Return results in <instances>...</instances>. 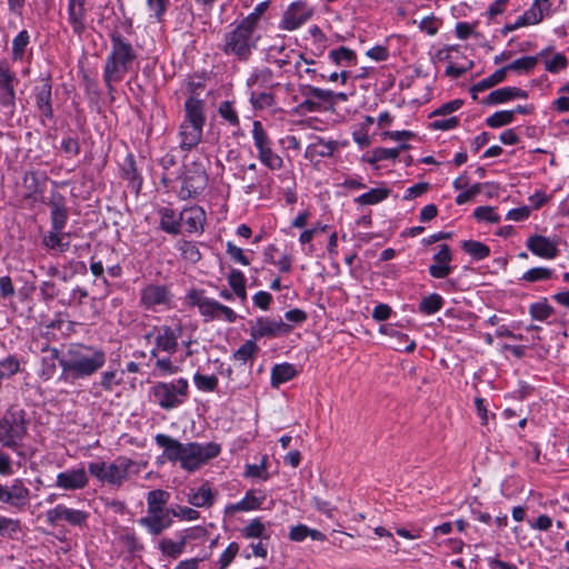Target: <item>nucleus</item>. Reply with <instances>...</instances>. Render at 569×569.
I'll return each instance as SVG.
<instances>
[{"label": "nucleus", "instance_id": "f257e3e1", "mask_svg": "<svg viewBox=\"0 0 569 569\" xmlns=\"http://www.w3.org/2000/svg\"><path fill=\"white\" fill-rule=\"evenodd\" d=\"M156 443L163 449L162 456L170 462H179L180 467L189 472H193L216 458L220 451V445L216 442H180L179 440L158 433L154 437Z\"/></svg>", "mask_w": 569, "mask_h": 569}, {"label": "nucleus", "instance_id": "f03ea898", "mask_svg": "<svg viewBox=\"0 0 569 569\" xmlns=\"http://www.w3.org/2000/svg\"><path fill=\"white\" fill-rule=\"evenodd\" d=\"M51 355L53 359L59 360L62 369L61 379L66 381L89 378L106 363V352L87 345H71L62 358H59V351L56 348L51 349Z\"/></svg>", "mask_w": 569, "mask_h": 569}, {"label": "nucleus", "instance_id": "7ed1b4c3", "mask_svg": "<svg viewBox=\"0 0 569 569\" xmlns=\"http://www.w3.org/2000/svg\"><path fill=\"white\" fill-rule=\"evenodd\" d=\"M111 49L103 66V81L108 92L114 91V86L121 82L132 69L138 58V52L132 43L120 32L110 34Z\"/></svg>", "mask_w": 569, "mask_h": 569}, {"label": "nucleus", "instance_id": "20e7f679", "mask_svg": "<svg viewBox=\"0 0 569 569\" xmlns=\"http://www.w3.org/2000/svg\"><path fill=\"white\" fill-rule=\"evenodd\" d=\"M27 412L16 406L10 407L0 418V443L24 458L23 441L28 436Z\"/></svg>", "mask_w": 569, "mask_h": 569}, {"label": "nucleus", "instance_id": "39448f33", "mask_svg": "<svg viewBox=\"0 0 569 569\" xmlns=\"http://www.w3.org/2000/svg\"><path fill=\"white\" fill-rule=\"evenodd\" d=\"M91 476L103 483L121 487L130 476L139 475L142 466L127 457H118L113 462L91 461L88 465Z\"/></svg>", "mask_w": 569, "mask_h": 569}, {"label": "nucleus", "instance_id": "423d86ee", "mask_svg": "<svg viewBox=\"0 0 569 569\" xmlns=\"http://www.w3.org/2000/svg\"><path fill=\"white\" fill-rule=\"evenodd\" d=\"M260 36L243 22L231 24L230 31L223 36L221 50L228 56H234L240 61H247L257 48Z\"/></svg>", "mask_w": 569, "mask_h": 569}, {"label": "nucleus", "instance_id": "0eeeda50", "mask_svg": "<svg viewBox=\"0 0 569 569\" xmlns=\"http://www.w3.org/2000/svg\"><path fill=\"white\" fill-rule=\"evenodd\" d=\"M187 379L179 378L174 382H157L151 388L154 402L164 410H171L182 405L188 396Z\"/></svg>", "mask_w": 569, "mask_h": 569}, {"label": "nucleus", "instance_id": "6e6552de", "mask_svg": "<svg viewBox=\"0 0 569 569\" xmlns=\"http://www.w3.org/2000/svg\"><path fill=\"white\" fill-rule=\"evenodd\" d=\"M188 300L191 306L198 307L199 312L207 321L223 318L228 322H234L237 319V315L231 308L204 297L202 291H190Z\"/></svg>", "mask_w": 569, "mask_h": 569}, {"label": "nucleus", "instance_id": "1a4fd4ad", "mask_svg": "<svg viewBox=\"0 0 569 569\" xmlns=\"http://www.w3.org/2000/svg\"><path fill=\"white\" fill-rule=\"evenodd\" d=\"M252 138L261 163L270 170H280L283 167V160L278 153L273 152L271 140L260 121L256 120L252 123Z\"/></svg>", "mask_w": 569, "mask_h": 569}, {"label": "nucleus", "instance_id": "9d476101", "mask_svg": "<svg viewBox=\"0 0 569 569\" xmlns=\"http://www.w3.org/2000/svg\"><path fill=\"white\" fill-rule=\"evenodd\" d=\"M169 287L159 283H149L142 288L140 303L147 310H157V307L169 308L172 301Z\"/></svg>", "mask_w": 569, "mask_h": 569}, {"label": "nucleus", "instance_id": "9b49d317", "mask_svg": "<svg viewBox=\"0 0 569 569\" xmlns=\"http://www.w3.org/2000/svg\"><path fill=\"white\" fill-rule=\"evenodd\" d=\"M292 331V326L283 322L281 319H271L261 317L250 328V336L253 340L263 337L286 336Z\"/></svg>", "mask_w": 569, "mask_h": 569}, {"label": "nucleus", "instance_id": "f8f14e48", "mask_svg": "<svg viewBox=\"0 0 569 569\" xmlns=\"http://www.w3.org/2000/svg\"><path fill=\"white\" fill-rule=\"evenodd\" d=\"M89 515L79 509H72L64 505H57L54 508L47 510L46 519L50 525H58L64 521L73 527H82L87 523Z\"/></svg>", "mask_w": 569, "mask_h": 569}, {"label": "nucleus", "instance_id": "ddd939ff", "mask_svg": "<svg viewBox=\"0 0 569 569\" xmlns=\"http://www.w3.org/2000/svg\"><path fill=\"white\" fill-rule=\"evenodd\" d=\"M182 333V327L177 325L174 328L170 326H161L156 329V347L151 350V357H157L158 351H166L170 355L178 350V339Z\"/></svg>", "mask_w": 569, "mask_h": 569}, {"label": "nucleus", "instance_id": "4468645a", "mask_svg": "<svg viewBox=\"0 0 569 569\" xmlns=\"http://www.w3.org/2000/svg\"><path fill=\"white\" fill-rule=\"evenodd\" d=\"M16 74L10 70L7 61H0V104L12 112L16 108Z\"/></svg>", "mask_w": 569, "mask_h": 569}, {"label": "nucleus", "instance_id": "2eb2a0df", "mask_svg": "<svg viewBox=\"0 0 569 569\" xmlns=\"http://www.w3.org/2000/svg\"><path fill=\"white\" fill-rule=\"evenodd\" d=\"M208 177L203 170H188L181 181L178 196L182 200L197 197L207 186Z\"/></svg>", "mask_w": 569, "mask_h": 569}, {"label": "nucleus", "instance_id": "dca6fc26", "mask_svg": "<svg viewBox=\"0 0 569 569\" xmlns=\"http://www.w3.org/2000/svg\"><path fill=\"white\" fill-rule=\"evenodd\" d=\"M312 11L301 2L292 3L283 13L280 28L293 31L311 18Z\"/></svg>", "mask_w": 569, "mask_h": 569}, {"label": "nucleus", "instance_id": "f3484780", "mask_svg": "<svg viewBox=\"0 0 569 569\" xmlns=\"http://www.w3.org/2000/svg\"><path fill=\"white\" fill-rule=\"evenodd\" d=\"M526 246L535 256L547 260L555 259L559 253L557 238L533 234L527 239Z\"/></svg>", "mask_w": 569, "mask_h": 569}, {"label": "nucleus", "instance_id": "a211bd4d", "mask_svg": "<svg viewBox=\"0 0 569 569\" xmlns=\"http://www.w3.org/2000/svg\"><path fill=\"white\" fill-rule=\"evenodd\" d=\"M89 478L83 467L59 472L56 478V487L74 491L88 486Z\"/></svg>", "mask_w": 569, "mask_h": 569}, {"label": "nucleus", "instance_id": "6ab92c4d", "mask_svg": "<svg viewBox=\"0 0 569 569\" xmlns=\"http://www.w3.org/2000/svg\"><path fill=\"white\" fill-rule=\"evenodd\" d=\"M432 263L429 266V274L435 279H443L452 272V252L448 244H440L439 250L432 257Z\"/></svg>", "mask_w": 569, "mask_h": 569}, {"label": "nucleus", "instance_id": "aec40b11", "mask_svg": "<svg viewBox=\"0 0 569 569\" xmlns=\"http://www.w3.org/2000/svg\"><path fill=\"white\" fill-rule=\"evenodd\" d=\"M30 491L22 480L16 479L11 486H7L2 503L19 510L23 509L29 502Z\"/></svg>", "mask_w": 569, "mask_h": 569}, {"label": "nucleus", "instance_id": "412c9836", "mask_svg": "<svg viewBox=\"0 0 569 569\" xmlns=\"http://www.w3.org/2000/svg\"><path fill=\"white\" fill-rule=\"evenodd\" d=\"M264 500V493L256 490H248L240 501L226 506L224 516L231 517L236 512H247L251 510H257L261 507Z\"/></svg>", "mask_w": 569, "mask_h": 569}, {"label": "nucleus", "instance_id": "4be33fe9", "mask_svg": "<svg viewBox=\"0 0 569 569\" xmlns=\"http://www.w3.org/2000/svg\"><path fill=\"white\" fill-rule=\"evenodd\" d=\"M36 104L42 116L51 119L53 117L52 109V86L49 78L41 79L40 83L34 88Z\"/></svg>", "mask_w": 569, "mask_h": 569}, {"label": "nucleus", "instance_id": "5701e85b", "mask_svg": "<svg viewBox=\"0 0 569 569\" xmlns=\"http://www.w3.org/2000/svg\"><path fill=\"white\" fill-rule=\"evenodd\" d=\"M180 220L187 232H198L203 229L206 213L200 207H190L180 212Z\"/></svg>", "mask_w": 569, "mask_h": 569}, {"label": "nucleus", "instance_id": "b1692460", "mask_svg": "<svg viewBox=\"0 0 569 569\" xmlns=\"http://www.w3.org/2000/svg\"><path fill=\"white\" fill-rule=\"evenodd\" d=\"M203 127L181 122L179 128L180 148L183 150H191L197 147L202 139Z\"/></svg>", "mask_w": 569, "mask_h": 569}, {"label": "nucleus", "instance_id": "393cba45", "mask_svg": "<svg viewBox=\"0 0 569 569\" xmlns=\"http://www.w3.org/2000/svg\"><path fill=\"white\" fill-rule=\"evenodd\" d=\"M170 513V510H167V512L148 513L147 517L139 520V523L146 527L151 535L158 536L170 527L172 522Z\"/></svg>", "mask_w": 569, "mask_h": 569}, {"label": "nucleus", "instance_id": "a878e982", "mask_svg": "<svg viewBox=\"0 0 569 569\" xmlns=\"http://www.w3.org/2000/svg\"><path fill=\"white\" fill-rule=\"evenodd\" d=\"M183 122L204 127L206 113L203 100H196L193 98L186 100Z\"/></svg>", "mask_w": 569, "mask_h": 569}, {"label": "nucleus", "instance_id": "bb28decb", "mask_svg": "<svg viewBox=\"0 0 569 569\" xmlns=\"http://www.w3.org/2000/svg\"><path fill=\"white\" fill-rule=\"evenodd\" d=\"M516 98L527 99V91L517 87H503L489 93L483 103L498 104Z\"/></svg>", "mask_w": 569, "mask_h": 569}, {"label": "nucleus", "instance_id": "cd10ccee", "mask_svg": "<svg viewBox=\"0 0 569 569\" xmlns=\"http://www.w3.org/2000/svg\"><path fill=\"white\" fill-rule=\"evenodd\" d=\"M160 228L170 234H179L181 232L180 213H176L171 208H160Z\"/></svg>", "mask_w": 569, "mask_h": 569}, {"label": "nucleus", "instance_id": "c85d7f7f", "mask_svg": "<svg viewBox=\"0 0 569 569\" xmlns=\"http://www.w3.org/2000/svg\"><path fill=\"white\" fill-rule=\"evenodd\" d=\"M68 236L69 234L64 233L63 231L50 230L48 233L43 236L42 243L48 250L58 253H63L70 247V242L66 241V238Z\"/></svg>", "mask_w": 569, "mask_h": 569}, {"label": "nucleus", "instance_id": "c756f323", "mask_svg": "<svg viewBox=\"0 0 569 569\" xmlns=\"http://www.w3.org/2000/svg\"><path fill=\"white\" fill-rule=\"evenodd\" d=\"M87 10L84 6L68 4V20L76 34L81 36L86 30Z\"/></svg>", "mask_w": 569, "mask_h": 569}, {"label": "nucleus", "instance_id": "7c9ffc66", "mask_svg": "<svg viewBox=\"0 0 569 569\" xmlns=\"http://www.w3.org/2000/svg\"><path fill=\"white\" fill-rule=\"evenodd\" d=\"M335 148L336 143L333 141L326 142L319 138L317 142L311 143L307 147L305 151V158L312 161L316 158L330 157L333 153Z\"/></svg>", "mask_w": 569, "mask_h": 569}, {"label": "nucleus", "instance_id": "2f4dec72", "mask_svg": "<svg viewBox=\"0 0 569 569\" xmlns=\"http://www.w3.org/2000/svg\"><path fill=\"white\" fill-rule=\"evenodd\" d=\"M297 375V370L291 363L276 365L271 369V386L278 388L280 385L293 379Z\"/></svg>", "mask_w": 569, "mask_h": 569}, {"label": "nucleus", "instance_id": "473e14b6", "mask_svg": "<svg viewBox=\"0 0 569 569\" xmlns=\"http://www.w3.org/2000/svg\"><path fill=\"white\" fill-rule=\"evenodd\" d=\"M410 146L407 143L400 144L398 148H376L365 157V160L369 163H376L383 160L396 159L400 154V151L409 149Z\"/></svg>", "mask_w": 569, "mask_h": 569}, {"label": "nucleus", "instance_id": "72a5a7b5", "mask_svg": "<svg viewBox=\"0 0 569 569\" xmlns=\"http://www.w3.org/2000/svg\"><path fill=\"white\" fill-rule=\"evenodd\" d=\"M188 501L197 508L210 507L214 501V493L211 488L204 483L197 491L192 490L188 495Z\"/></svg>", "mask_w": 569, "mask_h": 569}, {"label": "nucleus", "instance_id": "f704fd0d", "mask_svg": "<svg viewBox=\"0 0 569 569\" xmlns=\"http://www.w3.org/2000/svg\"><path fill=\"white\" fill-rule=\"evenodd\" d=\"M170 493L168 491L156 489L148 492L147 503L148 513L167 512L164 506L169 500Z\"/></svg>", "mask_w": 569, "mask_h": 569}, {"label": "nucleus", "instance_id": "c9c22d12", "mask_svg": "<svg viewBox=\"0 0 569 569\" xmlns=\"http://www.w3.org/2000/svg\"><path fill=\"white\" fill-rule=\"evenodd\" d=\"M50 208L51 230L63 231L68 220L66 207L59 202L52 201Z\"/></svg>", "mask_w": 569, "mask_h": 569}, {"label": "nucleus", "instance_id": "e433bc0d", "mask_svg": "<svg viewBox=\"0 0 569 569\" xmlns=\"http://www.w3.org/2000/svg\"><path fill=\"white\" fill-rule=\"evenodd\" d=\"M311 64H315V61L308 60L302 53H300L299 59L295 63V70L298 78L302 79L305 77H309L310 79H326V76L323 73H318L316 69L310 67Z\"/></svg>", "mask_w": 569, "mask_h": 569}, {"label": "nucleus", "instance_id": "4c0bfd02", "mask_svg": "<svg viewBox=\"0 0 569 569\" xmlns=\"http://www.w3.org/2000/svg\"><path fill=\"white\" fill-rule=\"evenodd\" d=\"M461 248L475 260H483L490 254V248L487 244L476 240H465L461 244Z\"/></svg>", "mask_w": 569, "mask_h": 569}, {"label": "nucleus", "instance_id": "58836bf2", "mask_svg": "<svg viewBox=\"0 0 569 569\" xmlns=\"http://www.w3.org/2000/svg\"><path fill=\"white\" fill-rule=\"evenodd\" d=\"M537 64H538V57L528 56V57L519 58L502 68L506 73L508 71H516L519 73H529L536 68Z\"/></svg>", "mask_w": 569, "mask_h": 569}, {"label": "nucleus", "instance_id": "ea45409f", "mask_svg": "<svg viewBox=\"0 0 569 569\" xmlns=\"http://www.w3.org/2000/svg\"><path fill=\"white\" fill-rule=\"evenodd\" d=\"M187 543L186 537H182L180 541H172L171 539L164 538L160 541L159 547L163 555L176 559L184 550Z\"/></svg>", "mask_w": 569, "mask_h": 569}, {"label": "nucleus", "instance_id": "a19ab883", "mask_svg": "<svg viewBox=\"0 0 569 569\" xmlns=\"http://www.w3.org/2000/svg\"><path fill=\"white\" fill-rule=\"evenodd\" d=\"M389 194L390 190L387 188H373L356 198V202L365 206L376 204L387 199Z\"/></svg>", "mask_w": 569, "mask_h": 569}, {"label": "nucleus", "instance_id": "79ce46f5", "mask_svg": "<svg viewBox=\"0 0 569 569\" xmlns=\"http://www.w3.org/2000/svg\"><path fill=\"white\" fill-rule=\"evenodd\" d=\"M329 58L337 64V66H352L356 64L357 57L353 50L347 48V47H340L338 49H333L329 52Z\"/></svg>", "mask_w": 569, "mask_h": 569}, {"label": "nucleus", "instance_id": "37998d69", "mask_svg": "<svg viewBox=\"0 0 569 569\" xmlns=\"http://www.w3.org/2000/svg\"><path fill=\"white\" fill-rule=\"evenodd\" d=\"M442 306V297L438 293H430L421 300L419 305V311L425 315H433L438 312Z\"/></svg>", "mask_w": 569, "mask_h": 569}, {"label": "nucleus", "instance_id": "c03bdc74", "mask_svg": "<svg viewBox=\"0 0 569 569\" xmlns=\"http://www.w3.org/2000/svg\"><path fill=\"white\" fill-rule=\"evenodd\" d=\"M228 283L237 297H239L242 301L246 300V278L241 271L232 270L228 276Z\"/></svg>", "mask_w": 569, "mask_h": 569}, {"label": "nucleus", "instance_id": "a18cd8bd", "mask_svg": "<svg viewBox=\"0 0 569 569\" xmlns=\"http://www.w3.org/2000/svg\"><path fill=\"white\" fill-rule=\"evenodd\" d=\"M258 351L259 347L257 346L256 340L251 338L233 352V359L246 363L248 360L252 359Z\"/></svg>", "mask_w": 569, "mask_h": 569}, {"label": "nucleus", "instance_id": "49530a36", "mask_svg": "<svg viewBox=\"0 0 569 569\" xmlns=\"http://www.w3.org/2000/svg\"><path fill=\"white\" fill-rule=\"evenodd\" d=\"M241 533L244 538H260L268 539L266 526L261 522L259 518L251 520L244 528H242Z\"/></svg>", "mask_w": 569, "mask_h": 569}, {"label": "nucleus", "instance_id": "de8ad7c7", "mask_svg": "<svg viewBox=\"0 0 569 569\" xmlns=\"http://www.w3.org/2000/svg\"><path fill=\"white\" fill-rule=\"evenodd\" d=\"M122 176L124 179L129 180L132 183L133 188H136L137 190H139L141 188L142 181L139 178L132 156H128L126 158V161H124V164L122 168Z\"/></svg>", "mask_w": 569, "mask_h": 569}, {"label": "nucleus", "instance_id": "09e8293b", "mask_svg": "<svg viewBox=\"0 0 569 569\" xmlns=\"http://www.w3.org/2000/svg\"><path fill=\"white\" fill-rule=\"evenodd\" d=\"M515 119V111H497L486 119V124L490 128H500L511 123Z\"/></svg>", "mask_w": 569, "mask_h": 569}, {"label": "nucleus", "instance_id": "8fccbe9b", "mask_svg": "<svg viewBox=\"0 0 569 569\" xmlns=\"http://www.w3.org/2000/svg\"><path fill=\"white\" fill-rule=\"evenodd\" d=\"M272 76V71L269 68L256 70L247 79V84L248 87H254L256 84H261L262 87H271Z\"/></svg>", "mask_w": 569, "mask_h": 569}, {"label": "nucleus", "instance_id": "3c124183", "mask_svg": "<svg viewBox=\"0 0 569 569\" xmlns=\"http://www.w3.org/2000/svg\"><path fill=\"white\" fill-rule=\"evenodd\" d=\"M20 371V360L16 356H9L0 361V381L8 379Z\"/></svg>", "mask_w": 569, "mask_h": 569}, {"label": "nucleus", "instance_id": "603ef678", "mask_svg": "<svg viewBox=\"0 0 569 569\" xmlns=\"http://www.w3.org/2000/svg\"><path fill=\"white\" fill-rule=\"evenodd\" d=\"M506 78V72L503 68H500L496 70L491 76L488 78L479 81L472 87V91H485L487 89H490L495 87L496 84L502 82Z\"/></svg>", "mask_w": 569, "mask_h": 569}, {"label": "nucleus", "instance_id": "864d4df0", "mask_svg": "<svg viewBox=\"0 0 569 569\" xmlns=\"http://www.w3.org/2000/svg\"><path fill=\"white\" fill-rule=\"evenodd\" d=\"M305 89L307 90L308 96H311L312 98H316L325 102H332L335 97H337L340 100L347 99V96L345 93L335 94L331 90H325L312 86H306Z\"/></svg>", "mask_w": 569, "mask_h": 569}, {"label": "nucleus", "instance_id": "5fc2aeb1", "mask_svg": "<svg viewBox=\"0 0 569 569\" xmlns=\"http://www.w3.org/2000/svg\"><path fill=\"white\" fill-rule=\"evenodd\" d=\"M553 270L545 267H536L526 271L522 276V280L527 282H537L542 280L551 279Z\"/></svg>", "mask_w": 569, "mask_h": 569}, {"label": "nucleus", "instance_id": "6e6d98bb", "mask_svg": "<svg viewBox=\"0 0 569 569\" xmlns=\"http://www.w3.org/2000/svg\"><path fill=\"white\" fill-rule=\"evenodd\" d=\"M250 102L254 109H266L273 104L274 98L270 91H251Z\"/></svg>", "mask_w": 569, "mask_h": 569}, {"label": "nucleus", "instance_id": "4d7b16f0", "mask_svg": "<svg viewBox=\"0 0 569 569\" xmlns=\"http://www.w3.org/2000/svg\"><path fill=\"white\" fill-rule=\"evenodd\" d=\"M186 91L189 94L188 98H193L196 100H201L200 96L204 90V81L201 77L193 76L186 80L184 82Z\"/></svg>", "mask_w": 569, "mask_h": 569}, {"label": "nucleus", "instance_id": "13d9d810", "mask_svg": "<svg viewBox=\"0 0 569 569\" xmlns=\"http://www.w3.org/2000/svg\"><path fill=\"white\" fill-rule=\"evenodd\" d=\"M268 7H269L268 1L258 3L254 7L253 11L251 13H249L246 18H243L241 20V22H243L244 24H247L248 27H250L257 31L258 23L262 17V14L267 11Z\"/></svg>", "mask_w": 569, "mask_h": 569}, {"label": "nucleus", "instance_id": "bf43d9fd", "mask_svg": "<svg viewBox=\"0 0 569 569\" xmlns=\"http://www.w3.org/2000/svg\"><path fill=\"white\" fill-rule=\"evenodd\" d=\"M529 313L532 319L543 321L553 313V309L546 301H540L530 306Z\"/></svg>", "mask_w": 569, "mask_h": 569}, {"label": "nucleus", "instance_id": "052dcab7", "mask_svg": "<svg viewBox=\"0 0 569 569\" xmlns=\"http://www.w3.org/2000/svg\"><path fill=\"white\" fill-rule=\"evenodd\" d=\"M520 18L523 20L525 26L539 23L543 19V8L539 1H535L532 7L520 16Z\"/></svg>", "mask_w": 569, "mask_h": 569}, {"label": "nucleus", "instance_id": "680f3d73", "mask_svg": "<svg viewBox=\"0 0 569 569\" xmlns=\"http://www.w3.org/2000/svg\"><path fill=\"white\" fill-rule=\"evenodd\" d=\"M194 385L199 390L212 392L218 386V378L216 376H204L196 373L193 377Z\"/></svg>", "mask_w": 569, "mask_h": 569}, {"label": "nucleus", "instance_id": "e2e57ef3", "mask_svg": "<svg viewBox=\"0 0 569 569\" xmlns=\"http://www.w3.org/2000/svg\"><path fill=\"white\" fill-rule=\"evenodd\" d=\"M239 552V545L231 542L218 559V569H227Z\"/></svg>", "mask_w": 569, "mask_h": 569}, {"label": "nucleus", "instance_id": "0e129e2a", "mask_svg": "<svg viewBox=\"0 0 569 569\" xmlns=\"http://www.w3.org/2000/svg\"><path fill=\"white\" fill-rule=\"evenodd\" d=\"M473 217L479 221H487L492 223L500 222V216L495 212V208L489 206L478 207L473 211Z\"/></svg>", "mask_w": 569, "mask_h": 569}, {"label": "nucleus", "instance_id": "69168bd1", "mask_svg": "<svg viewBox=\"0 0 569 569\" xmlns=\"http://www.w3.org/2000/svg\"><path fill=\"white\" fill-rule=\"evenodd\" d=\"M29 43V33L26 30H22L18 33V36L12 41V53L14 59H21L24 52L26 47Z\"/></svg>", "mask_w": 569, "mask_h": 569}, {"label": "nucleus", "instance_id": "338daca9", "mask_svg": "<svg viewBox=\"0 0 569 569\" xmlns=\"http://www.w3.org/2000/svg\"><path fill=\"white\" fill-rule=\"evenodd\" d=\"M168 3L169 0H147L150 16L157 21H161Z\"/></svg>", "mask_w": 569, "mask_h": 569}, {"label": "nucleus", "instance_id": "774afa93", "mask_svg": "<svg viewBox=\"0 0 569 569\" xmlns=\"http://www.w3.org/2000/svg\"><path fill=\"white\" fill-rule=\"evenodd\" d=\"M219 114L232 126L239 124V117L231 102L224 101L219 107Z\"/></svg>", "mask_w": 569, "mask_h": 569}]
</instances>
